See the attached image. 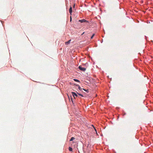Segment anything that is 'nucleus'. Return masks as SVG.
<instances>
[{"instance_id": "nucleus-1", "label": "nucleus", "mask_w": 153, "mask_h": 153, "mask_svg": "<svg viewBox=\"0 0 153 153\" xmlns=\"http://www.w3.org/2000/svg\"><path fill=\"white\" fill-rule=\"evenodd\" d=\"M77 92H76V93L74 92H71V93H72V94L73 96V97H74V98L75 99H76V97H79V96L78 95V94H77Z\"/></svg>"}, {"instance_id": "nucleus-2", "label": "nucleus", "mask_w": 153, "mask_h": 153, "mask_svg": "<svg viewBox=\"0 0 153 153\" xmlns=\"http://www.w3.org/2000/svg\"><path fill=\"white\" fill-rule=\"evenodd\" d=\"M78 68L80 70L83 71H85L86 69L85 68L82 67L81 65L79 66Z\"/></svg>"}, {"instance_id": "nucleus-3", "label": "nucleus", "mask_w": 153, "mask_h": 153, "mask_svg": "<svg viewBox=\"0 0 153 153\" xmlns=\"http://www.w3.org/2000/svg\"><path fill=\"white\" fill-rule=\"evenodd\" d=\"M79 22H80L81 23H83V22H88L85 19H82L79 20Z\"/></svg>"}, {"instance_id": "nucleus-4", "label": "nucleus", "mask_w": 153, "mask_h": 153, "mask_svg": "<svg viewBox=\"0 0 153 153\" xmlns=\"http://www.w3.org/2000/svg\"><path fill=\"white\" fill-rule=\"evenodd\" d=\"M69 11L71 15L72 14V7L71 6H70V7Z\"/></svg>"}, {"instance_id": "nucleus-5", "label": "nucleus", "mask_w": 153, "mask_h": 153, "mask_svg": "<svg viewBox=\"0 0 153 153\" xmlns=\"http://www.w3.org/2000/svg\"><path fill=\"white\" fill-rule=\"evenodd\" d=\"M77 94H78V95L79 96V97H78L80 98L81 97H84V96L82 94H79L78 92H77Z\"/></svg>"}, {"instance_id": "nucleus-6", "label": "nucleus", "mask_w": 153, "mask_h": 153, "mask_svg": "<svg viewBox=\"0 0 153 153\" xmlns=\"http://www.w3.org/2000/svg\"><path fill=\"white\" fill-rule=\"evenodd\" d=\"M71 41V40H68V42H65V45H68L70 43Z\"/></svg>"}, {"instance_id": "nucleus-7", "label": "nucleus", "mask_w": 153, "mask_h": 153, "mask_svg": "<svg viewBox=\"0 0 153 153\" xmlns=\"http://www.w3.org/2000/svg\"><path fill=\"white\" fill-rule=\"evenodd\" d=\"M68 149H69V151H70L72 152L73 151L72 148L70 147H69Z\"/></svg>"}, {"instance_id": "nucleus-8", "label": "nucleus", "mask_w": 153, "mask_h": 153, "mask_svg": "<svg viewBox=\"0 0 153 153\" xmlns=\"http://www.w3.org/2000/svg\"><path fill=\"white\" fill-rule=\"evenodd\" d=\"M75 139V138L73 137H72L71 139L70 140V141H73V140H74Z\"/></svg>"}, {"instance_id": "nucleus-9", "label": "nucleus", "mask_w": 153, "mask_h": 153, "mask_svg": "<svg viewBox=\"0 0 153 153\" xmlns=\"http://www.w3.org/2000/svg\"><path fill=\"white\" fill-rule=\"evenodd\" d=\"M74 80L76 82H80L79 81V80H78V79H74Z\"/></svg>"}, {"instance_id": "nucleus-10", "label": "nucleus", "mask_w": 153, "mask_h": 153, "mask_svg": "<svg viewBox=\"0 0 153 153\" xmlns=\"http://www.w3.org/2000/svg\"><path fill=\"white\" fill-rule=\"evenodd\" d=\"M94 35H95V34H94L92 35V36H91V39H92L93 38V37L94 36Z\"/></svg>"}, {"instance_id": "nucleus-11", "label": "nucleus", "mask_w": 153, "mask_h": 153, "mask_svg": "<svg viewBox=\"0 0 153 153\" xmlns=\"http://www.w3.org/2000/svg\"><path fill=\"white\" fill-rule=\"evenodd\" d=\"M78 88L79 89V90H81V89H82L80 87V86H79V85H78Z\"/></svg>"}, {"instance_id": "nucleus-12", "label": "nucleus", "mask_w": 153, "mask_h": 153, "mask_svg": "<svg viewBox=\"0 0 153 153\" xmlns=\"http://www.w3.org/2000/svg\"><path fill=\"white\" fill-rule=\"evenodd\" d=\"M71 101H72V102L73 103V100L72 98H71Z\"/></svg>"}, {"instance_id": "nucleus-13", "label": "nucleus", "mask_w": 153, "mask_h": 153, "mask_svg": "<svg viewBox=\"0 0 153 153\" xmlns=\"http://www.w3.org/2000/svg\"><path fill=\"white\" fill-rule=\"evenodd\" d=\"M83 89L84 91H86V90H85V89H84V88H83Z\"/></svg>"}, {"instance_id": "nucleus-14", "label": "nucleus", "mask_w": 153, "mask_h": 153, "mask_svg": "<svg viewBox=\"0 0 153 153\" xmlns=\"http://www.w3.org/2000/svg\"><path fill=\"white\" fill-rule=\"evenodd\" d=\"M86 92H88V90H86Z\"/></svg>"}, {"instance_id": "nucleus-15", "label": "nucleus", "mask_w": 153, "mask_h": 153, "mask_svg": "<svg viewBox=\"0 0 153 153\" xmlns=\"http://www.w3.org/2000/svg\"><path fill=\"white\" fill-rule=\"evenodd\" d=\"M71 17L70 21H71Z\"/></svg>"}, {"instance_id": "nucleus-16", "label": "nucleus", "mask_w": 153, "mask_h": 153, "mask_svg": "<svg viewBox=\"0 0 153 153\" xmlns=\"http://www.w3.org/2000/svg\"><path fill=\"white\" fill-rule=\"evenodd\" d=\"M95 128V130L97 132V131H96V129H95V128Z\"/></svg>"}]
</instances>
